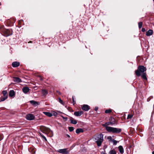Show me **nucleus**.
<instances>
[{
  "mask_svg": "<svg viewBox=\"0 0 154 154\" xmlns=\"http://www.w3.org/2000/svg\"><path fill=\"white\" fill-rule=\"evenodd\" d=\"M57 115V112H54V116H56Z\"/></svg>",
  "mask_w": 154,
  "mask_h": 154,
  "instance_id": "nucleus-38",
  "label": "nucleus"
},
{
  "mask_svg": "<svg viewBox=\"0 0 154 154\" xmlns=\"http://www.w3.org/2000/svg\"><path fill=\"white\" fill-rule=\"evenodd\" d=\"M42 93L44 95L46 96L48 94V92L46 90L43 89L42 90Z\"/></svg>",
  "mask_w": 154,
  "mask_h": 154,
  "instance_id": "nucleus-19",
  "label": "nucleus"
},
{
  "mask_svg": "<svg viewBox=\"0 0 154 154\" xmlns=\"http://www.w3.org/2000/svg\"><path fill=\"white\" fill-rule=\"evenodd\" d=\"M26 118L28 120H33L35 119V116L32 114H29L26 115Z\"/></svg>",
  "mask_w": 154,
  "mask_h": 154,
  "instance_id": "nucleus-7",
  "label": "nucleus"
},
{
  "mask_svg": "<svg viewBox=\"0 0 154 154\" xmlns=\"http://www.w3.org/2000/svg\"><path fill=\"white\" fill-rule=\"evenodd\" d=\"M112 110L110 109H107L105 110V112L106 113H108L111 112Z\"/></svg>",
  "mask_w": 154,
  "mask_h": 154,
  "instance_id": "nucleus-29",
  "label": "nucleus"
},
{
  "mask_svg": "<svg viewBox=\"0 0 154 154\" xmlns=\"http://www.w3.org/2000/svg\"><path fill=\"white\" fill-rule=\"evenodd\" d=\"M153 2H154V0H153Z\"/></svg>",
  "mask_w": 154,
  "mask_h": 154,
  "instance_id": "nucleus-45",
  "label": "nucleus"
},
{
  "mask_svg": "<svg viewBox=\"0 0 154 154\" xmlns=\"http://www.w3.org/2000/svg\"><path fill=\"white\" fill-rule=\"evenodd\" d=\"M109 154H116V153L115 150L112 149L109 152Z\"/></svg>",
  "mask_w": 154,
  "mask_h": 154,
  "instance_id": "nucleus-22",
  "label": "nucleus"
},
{
  "mask_svg": "<svg viewBox=\"0 0 154 154\" xmlns=\"http://www.w3.org/2000/svg\"><path fill=\"white\" fill-rule=\"evenodd\" d=\"M109 123H111V122H107L106 124H107V125H109Z\"/></svg>",
  "mask_w": 154,
  "mask_h": 154,
  "instance_id": "nucleus-41",
  "label": "nucleus"
},
{
  "mask_svg": "<svg viewBox=\"0 0 154 154\" xmlns=\"http://www.w3.org/2000/svg\"><path fill=\"white\" fill-rule=\"evenodd\" d=\"M57 152L62 154H68L69 152L67 148L59 149L57 150Z\"/></svg>",
  "mask_w": 154,
  "mask_h": 154,
  "instance_id": "nucleus-6",
  "label": "nucleus"
},
{
  "mask_svg": "<svg viewBox=\"0 0 154 154\" xmlns=\"http://www.w3.org/2000/svg\"><path fill=\"white\" fill-rule=\"evenodd\" d=\"M66 135L67 136V137H68L69 138L70 137V136L69 134H67Z\"/></svg>",
  "mask_w": 154,
  "mask_h": 154,
  "instance_id": "nucleus-40",
  "label": "nucleus"
},
{
  "mask_svg": "<svg viewBox=\"0 0 154 154\" xmlns=\"http://www.w3.org/2000/svg\"><path fill=\"white\" fill-rule=\"evenodd\" d=\"M153 31L152 30L149 29L146 32V35L147 36H150L152 34Z\"/></svg>",
  "mask_w": 154,
  "mask_h": 154,
  "instance_id": "nucleus-13",
  "label": "nucleus"
},
{
  "mask_svg": "<svg viewBox=\"0 0 154 154\" xmlns=\"http://www.w3.org/2000/svg\"><path fill=\"white\" fill-rule=\"evenodd\" d=\"M43 113L44 114L49 117H51L53 116L52 114L49 112H44Z\"/></svg>",
  "mask_w": 154,
  "mask_h": 154,
  "instance_id": "nucleus-17",
  "label": "nucleus"
},
{
  "mask_svg": "<svg viewBox=\"0 0 154 154\" xmlns=\"http://www.w3.org/2000/svg\"><path fill=\"white\" fill-rule=\"evenodd\" d=\"M40 129L41 132L44 134H47L50 132L51 134L50 137L53 136V132L52 131H51L50 129L49 128L46 127L44 126H41L40 127Z\"/></svg>",
  "mask_w": 154,
  "mask_h": 154,
  "instance_id": "nucleus-4",
  "label": "nucleus"
},
{
  "mask_svg": "<svg viewBox=\"0 0 154 154\" xmlns=\"http://www.w3.org/2000/svg\"><path fill=\"white\" fill-rule=\"evenodd\" d=\"M6 29H5L4 27V26H0V31L3 33L4 32V30H5Z\"/></svg>",
  "mask_w": 154,
  "mask_h": 154,
  "instance_id": "nucleus-21",
  "label": "nucleus"
},
{
  "mask_svg": "<svg viewBox=\"0 0 154 154\" xmlns=\"http://www.w3.org/2000/svg\"><path fill=\"white\" fill-rule=\"evenodd\" d=\"M82 110L87 111L90 109V107L88 105L85 104L82 106Z\"/></svg>",
  "mask_w": 154,
  "mask_h": 154,
  "instance_id": "nucleus-8",
  "label": "nucleus"
},
{
  "mask_svg": "<svg viewBox=\"0 0 154 154\" xmlns=\"http://www.w3.org/2000/svg\"><path fill=\"white\" fill-rule=\"evenodd\" d=\"M70 122L71 123L76 124L77 123V122L76 120H74L73 119H71L70 120Z\"/></svg>",
  "mask_w": 154,
  "mask_h": 154,
  "instance_id": "nucleus-24",
  "label": "nucleus"
},
{
  "mask_svg": "<svg viewBox=\"0 0 154 154\" xmlns=\"http://www.w3.org/2000/svg\"><path fill=\"white\" fill-rule=\"evenodd\" d=\"M74 129V128L73 127H69V130L70 131H72Z\"/></svg>",
  "mask_w": 154,
  "mask_h": 154,
  "instance_id": "nucleus-30",
  "label": "nucleus"
},
{
  "mask_svg": "<svg viewBox=\"0 0 154 154\" xmlns=\"http://www.w3.org/2000/svg\"><path fill=\"white\" fill-rule=\"evenodd\" d=\"M107 138L108 139L111 140V141H112V137L111 136L108 137Z\"/></svg>",
  "mask_w": 154,
  "mask_h": 154,
  "instance_id": "nucleus-35",
  "label": "nucleus"
},
{
  "mask_svg": "<svg viewBox=\"0 0 154 154\" xmlns=\"http://www.w3.org/2000/svg\"><path fill=\"white\" fill-rule=\"evenodd\" d=\"M103 135L101 134L94 136V141L97 143L98 146H100L103 140Z\"/></svg>",
  "mask_w": 154,
  "mask_h": 154,
  "instance_id": "nucleus-1",
  "label": "nucleus"
},
{
  "mask_svg": "<svg viewBox=\"0 0 154 154\" xmlns=\"http://www.w3.org/2000/svg\"><path fill=\"white\" fill-rule=\"evenodd\" d=\"M12 30L11 29H5L4 30L2 35L5 36L7 37L12 35Z\"/></svg>",
  "mask_w": 154,
  "mask_h": 154,
  "instance_id": "nucleus-5",
  "label": "nucleus"
},
{
  "mask_svg": "<svg viewBox=\"0 0 154 154\" xmlns=\"http://www.w3.org/2000/svg\"><path fill=\"white\" fill-rule=\"evenodd\" d=\"M30 89L27 87H25L22 89V91L25 94H26L29 92Z\"/></svg>",
  "mask_w": 154,
  "mask_h": 154,
  "instance_id": "nucleus-10",
  "label": "nucleus"
},
{
  "mask_svg": "<svg viewBox=\"0 0 154 154\" xmlns=\"http://www.w3.org/2000/svg\"><path fill=\"white\" fill-rule=\"evenodd\" d=\"M72 102H73L72 103H73V105L75 103V102L74 100L73 97H72Z\"/></svg>",
  "mask_w": 154,
  "mask_h": 154,
  "instance_id": "nucleus-34",
  "label": "nucleus"
},
{
  "mask_svg": "<svg viewBox=\"0 0 154 154\" xmlns=\"http://www.w3.org/2000/svg\"><path fill=\"white\" fill-rule=\"evenodd\" d=\"M40 77V80H41V81H42V78H41Z\"/></svg>",
  "mask_w": 154,
  "mask_h": 154,
  "instance_id": "nucleus-43",
  "label": "nucleus"
},
{
  "mask_svg": "<svg viewBox=\"0 0 154 154\" xmlns=\"http://www.w3.org/2000/svg\"><path fill=\"white\" fill-rule=\"evenodd\" d=\"M15 94L14 91L13 90L10 91L9 93V96L12 97L15 95Z\"/></svg>",
  "mask_w": 154,
  "mask_h": 154,
  "instance_id": "nucleus-14",
  "label": "nucleus"
},
{
  "mask_svg": "<svg viewBox=\"0 0 154 154\" xmlns=\"http://www.w3.org/2000/svg\"><path fill=\"white\" fill-rule=\"evenodd\" d=\"M2 94H3L4 96H8L7 94V92L6 91H3L2 92Z\"/></svg>",
  "mask_w": 154,
  "mask_h": 154,
  "instance_id": "nucleus-26",
  "label": "nucleus"
},
{
  "mask_svg": "<svg viewBox=\"0 0 154 154\" xmlns=\"http://www.w3.org/2000/svg\"><path fill=\"white\" fill-rule=\"evenodd\" d=\"M152 154H154V151H153L152 153Z\"/></svg>",
  "mask_w": 154,
  "mask_h": 154,
  "instance_id": "nucleus-44",
  "label": "nucleus"
},
{
  "mask_svg": "<svg viewBox=\"0 0 154 154\" xmlns=\"http://www.w3.org/2000/svg\"><path fill=\"white\" fill-rule=\"evenodd\" d=\"M111 141L113 143V145H116L117 143V141L114 139L112 140Z\"/></svg>",
  "mask_w": 154,
  "mask_h": 154,
  "instance_id": "nucleus-27",
  "label": "nucleus"
},
{
  "mask_svg": "<svg viewBox=\"0 0 154 154\" xmlns=\"http://www.w3.org/2000/svg\"><path fill=\"white\" fill-rule=\"evenodd\" d=\"M142 31L143 32H144L146 31V29L145 28H142Z\"/></svg>",
  "mask_w": 154,
  "mask_h": 154,
  "instance_id": "nucleus-36",
  "label": "nucleus"
},
{
  "mask_svg": "<svg viewBox=\"0 0 154 154\" xmlns=\"http://www.w3.org/2000/svg\"><path fill=\"white\" fill-rule=\"evenodd\" d=\"M101 154H107L106 153H105L104 152H101Z\"/></svg>",
  "mask_w": 154,
  "mask_h": 154,
  "instance_id": "nucleus-39",
  "label": "nucleus"
},
{
  "mask_svg": "<svg viewBox=\"0 0 154 154\" xmlns=\"http://www.w3.org/2000/svg\"><path fill=\"white\" fill-rule=\"evenodd\" d=\"M142 75H141L142 77L144 79H147V78L146 76V74L145 73H142Z\"/></svg>",
  "mask_w": 154,
  "mask_h": 154,
  "instance_id": "nucleus-23",
  "label": "nucleus"
},
{
  "mask_svg": "<svg viewBox=\"0 0 154 154\" xmlns=\"http://www.w3.org/2000/svg\"><path fill=\"white\" fill-rule=\"evenodd\" d=\"M12 65L14 67H17L20 65V63L18 62L15 61L12 63Z\"/></svg>",
  "mask_w": 154,
  "mask_h": 154,
  "instance_id": "nucleus-12",
  "label": "nucleus"
},
{
  "mask_svg": "<svg viewBox=\"0 0 154 154\" xmlns=\"http://www.w3.org/2000/svg\"><path fill=\"white\" fill-rule=\"evenodd\" d=\"M30 103L34 106H36L38 104V102L33 100H30Z\"/></svg>",
  "mask_w": 154,
  "mask_h": 154,
  "instance_id": "nucleus-15",
  "label": "nucleus"
},
{
  "mask_svg": "<svg viewBox=\"0 0 154 154\" xmlns=\"http://www.w3.org/2000/svg\"><path fill=\"white\" fill-rule=\"evenodd\" d=\"M142 23L141 22L138 23V26L139 28H141L142 27Z\"/></svg>",
  "mask_w": 154,
  "mask_h": 154,
  "instance_id": "nucleus-28",
  "label": "nucleus"
},
{
  "mask_svg": "<svg viewBox=\"0 0 154 154\" xmlns=\"http://www.w3.org/2000/svg\"><path fill=\"white\" fill-rule=\"evenodd\" d=\"M59 102L62 104H63V101L60 98H58Z\"/></svg>",
  "mask_w": 154,
  "mask_h": 154,
  "instance_id": "nucleus-32",
  "label": "nucleus"
},
{
  "mask_svg": "<svg viewBox=\"0 0 154 154\" xmlns=\"http://www.w3.org/2000/svg\"><path fill=\"white\" fill-rule=\"evenodd\" d=\"M13 81L17 83H20L22 81L21 79L17 77H13Z\"/></svg>",
  "mask_w": 154,
  "mask_h": 154,
  "instance_id": "nucleus-11",
  "label": "nucleus"
},
{
  "mask_svg": "<svg viewBox=\"0 0 154 154\" xmlns=\"http://www.w3.org/2000/svg\"><path fill=\"white\" fill-rule=\"evenodd\" d=\"M83 112L82 111H76L74 112V115L76 116H79L82 114Z\"/></svg>",
  "mask_w": 154,
  "mask_h": 154,
  "instance_id": "nucleus-9",
  "label": "nucleus"
},
{
  "mask_svg": "<svg viewBox=\"0 0 154 154\" xmlns=\"http://www.w3.org/2000/svg\"><path fill=\"white\" fill-rule=\"evenodd\" d=\"M57 93H59V94H60V92H59V91H57Z\"/></svg>",
  "mask_w": 154,
  "mask_h": 154,
  "instance_id": "nucleus-42",
  "label": "nucleus"
},
{
  "mask_svg": "<svg viewBox=\"0 0 154 154\" xmlns=\"http://www.w3.org/2000/svg\"><path fill=\"white\" fill-rule=\"evenodd\" d=\"M83 132V130L82 128H78L76 130V133L77 134H79L80 132Z\"/></svg>",
  "mask_w": 154,
  "mask_h": 154,
  "instance_id": "nucleus-18",
  "label": "nucleus"
},
{
  "mask_svg": "<svg viewBox=\"0 0 154 154\" xmlns=\"http://www.w3.org/2000/svg\"><path fill=\"white\" fill-rule=\"evenodd\" d=\"M105 124H106L103 125V126H105L106 129L109 132H112L113 133H119L121 131V129L120 128L106 126Z\"/></svg>",
  "mask_w": 154,
  "mask_h": 154,
  "instance_id": "nucleus-2",
  "label": "nucleus"
},
{
  "mask_svg": "<svg viewBox=\"0 0 154 154\" xmlns=\"http://www.w3.org/2000/svg\"><path fill=\"white\" fill-rule=\"evenodd\" d=\"M118 149L119 151L120 152L121 154H122L123 153L124 151V149L122 147V146H120L118 147Z\"/></svg>",
  "mask_w": 154,
  "mask_h": 154,
  "instance_id": "nucleus-16",
  "label": "nucleus"
},
{
  "mask_svg": "<svg viewBox=\"0 0 154 154\" xmlns=\"http://www.w3.org/2000/svg\"><path fill=\"white\" fill-rule=\"evenodd\" d=\"M98 109V108L97 107H96L94 108V110L95 111H97Z\"/></svg>",
  "mask_w": 154,
  "mask_h": 154,
  "instance_id": "nucleus-37",
  "label": "nucleus"
},
{
  "mask_svg": "<svg viewBox=\"0 0 154 154\" xmlns=\"http://www.w3.org/2000/svg\"><path fill=\"white\" fill-rule=\"evenodd\" d=\"M8 96H4L2 97L0 100V102L5 101L8 98Z\"/></svg>",
  "mask_w": 154,
  "mask_h": 154,
  "instance_id": "nucleus-20",
  "label": "nucleus"
},
{
  "mask_svg": "<svg viewBox=\"0 0 154 154\" xmlns=\"http://www.w3.org/2000/svg\"><path fill=\"white\" fill-rule=\"evenodd\" d=\"M39 134L41 136V137L45 140L46 141H47V140L45 137L42 134V133L39 132Z\"/></svg>",
  "mask_w": 154,
  "mask_h": 154,
  "instance_id": "nucleus-25",
  "label": "nucleus"
},
{
  "mask_svg": "<svg viewBox=\"0 0 154 154\" xmlns=\"http://www.w3.org/2000/svg\"><path fill=\"white\" fill-rule=\"evenodd\" d=\"M3 136L0 135V141L2 140L3 139Z\"/></svg>",
  "mask_w": 154,
  "mask_h": 154,
  "instance_id": "nucleus-33",
  "label": "nucleus"
},
{
  "mask_svg": "<svg viewBox=\"0 0 154 154\" xmlns=\"http://www.w3.org/2000/svg\"><path fill=\"white\" fill-rule=\"evenodd\" d=\"M146 70V67L143 66H140L138 67V69L135 71V73L138 76H140L141 75V73H144Z\"/></svg>",
  "mask_w": 154,
  "mask_h": 154,
  "instance_id": "nucleus-3",
  "label": "nucleus"
},
{
  "mask_svg": "<svg viewBox=\"0 0 154 154\" xmlns=\"http://www.w3.org/2000/svg\"><path fill=\"white\" fill-rule=\"evenodd\" d=\"M133 116V115H132L129 114L128 116L127 119H131L132 117Z\"/></svg>",
  "mask_w": 154,
  "mask_h": 154,
  "instance_id": "nucleus-31",
  "label": "nucleus"
}]
</instances>
